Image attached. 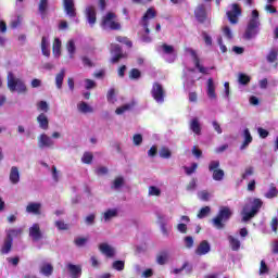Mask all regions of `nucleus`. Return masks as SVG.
Instances as JSON below:
<instances>
[{"label":"nucleus","mask_w":278,"mask_h":278,"mask_svg":"<svg viewBox=\"0 0 278 278\" xmlns=\"http://www.w3.org/2000/svg\"><path fill=\"white\" fill-rule=\"evenodd\" d=\"M261 25L262 23L260 22V12H257V10H253L245 28L244 38L247 40H253V38H257L260 35Z\"/></svg>","instance_id":"f257e3e1"},{"label":"nucleus","mask_w":278,"mask_h":278,"mask_svg":"<svg viewBox=\"0 0 278 278\" xmlns=\"http://www.w3.org/2000/svg\"><path fill=\"white\" fill-rule=\"evenodd\" d=\"M263 202L260 199L250 198L247 200L245 205L241 212L243 223H248L251 218L255 217V214L262 208Z\"/></svg>","instance_id":"f03ea898"},{"label":"nucleus","mask_w":278,"mask_h":278,"mask_svg":"<svg viewBox=\"0 0 278 278\" xmlns=\"http://www.w3.org/2000/svg\"><path fill=\"white\" fill-rule=\"evenodd\" d=\"M7 84L10 92H27V86L23 79L15 77L14 73L9 72L7 76Z\"/></svg>","instance_id":"7ed1b4c3"},{"label":"nucleus","mask_w":278,"mask_h":278,"mask_svg":"<svg viewBox=\"0 0 278 278\" xmlns=\"http://www.w3.org/2000/svg\"><path fill=\"white\" fill-rule=\"evenodd\" d=\"M62 138V134L59 131L52 132L51 137L45 132L38 136V147L39 149H53L55 147V140Z\"/></svg>","instance_id":"20e7f679"},{"label":"nucleus","mask_w":278,"mask_h":278,"mask_svg":"<svg viewBox=\"0 0 278 278\" xmlns=\"http://www.w3.org/2000/svg\"><path fill=\"white\" fill-rule=\"evenodd\" d=\"M101 27L104 30H118L121 29V22H118L115 13L109 12L102 17Z\"/></svg>","instance_id":"39448f33"},{"label":"nucleus","mask_w":278,"mask_h":278,"mask_svg":"<svg viewBox=\"0 0 278 278\" xmlns=\"http://www.w3.org/2000/svg\"><path fill=\"white\" fill-rule=\"evenodd\" d=\"M151 18H155V11L153 9H149L141 20V25L147 34L141 37L142 42H151V37H149V21H151Z\"/></svg>","instance_id":"423d86ee"},{"label":"nucleus","mask_w":278,"mask_h":278,"mask_svg":"<svg viewBox=\"0 0 278 278\" xmlns=\"http://www.w3.org/2000/svg\"><path fill=\"white\" fill-rule=\"evenodd\" d=\"M231 216V210L229 207L220 208L218 215L213 219V225L216 229H223L225 225L223 223L229 220Z\"/></svg>","instance_id":"0eeeda50"},{"label":"nucleus","mask_w":278,"mask_h":278,"mask_svg":"<svg viewBox=\"0 0 278 278\" xmlns=\"http://www.w3.org/2000/svg\"><path fill=\"white\" fill-rule=\"evenodd\" d=\"M226 16L231 25H238V18L242 16V10L237 3H233L228 7Z\"/></svg>","instance_id":"6e6552de"},{"label":"nucleus","mask_w":278,"mask_h":278,"mask_svg":"<svg viewBox=\"0 0 278 278\" xmlns=\"http://www.w3.org/2000/svg\"><path fill=\"white\" fill-rule=\"evenodd\" d=\"M187 55H190L191 60H193L194 66L199 70L203 75H210V72L213 71L214 67H204L199 63V56H197V52L192 48H186Z\"/></svg>","instance_id":"1a4fd4ad"},{"label":"nucleus","mask_w":278,"mask_h":278,"mask_svg":"<svg viewBox=\"0 0 278 278\" xmlns=\"http://www.w3.org/2000/svg\"><path fill=\"white\" fill-rule=\"evenodd\" d=\"M159 53H162L164 55V59L166 62H175V59L177 58V54L175 53V48L169 45H162L157 48Z\"/></svg>","instance_id":"9d476101"},{"label":"nucleus","mask_w":278,"mask_h":278,"mask_svg":"<svg viewBox=\"0 0 278 278\" xmlns=\"http://www.w3.org/2000/svg\"><path fill=\"white\" fill-rule=\"evenodd\" d=\"M151 94L154 101H156V103H164V98L166 97V92L164 91V87H162V85H160L159 83H155L152 86Z\"/></svg>","instance_id":"9b49d317"},{"label":"nucleus","mask_w":278,"mask_h":278,"mask_svg":"<svg viewBox=\"0 0 278 278\" xmlns=\"http://www.w3.org/2000/svg\"><path fill=\"white\" fill-rule=\"evenodd\" d=\"M114 218H118V208L117 207H112V208H106L102 213L101 220L103 223H112Z\"/></svg>","instance_id":"f8f14e48"},{"label":"nucleus","mask_w":278,"mask_h":278,"mask_svg":"<svg viewBox=\"0 0 278 278\" xmlns=\"http://www.w3.org/2000/svg\"><path fill=\"white\" fill-rule=\"evenodd\" d=\"M206 94L211 101H216L218 96H216V83H214V78H208L206 81Z\"/></svg>","instance_id":"ddd939ff"},{"label":"nucleus","mask_w":278,"mask_h":278,"mask_svg":"<svg viewBox=\"0 0 278 278\" xmlns=\"http://www.w3.org/2000/svg\"><path fill=\"white\" fill-rule=\"evenodd\" d=\"M85 15L90 27H94V24L97 23V9L92 5H88L85 10Z\"/></svg>","instance_id":"4468645a"},{"label":"nucleus","mask_w":278,"mask_h":278,"mask_svg":"<svg viewBox=\"0 0 278 278\" xmlns=\"http://www.w3.org/2000/svg\"><path fill=\"white\" fill-rule=\"evenodd\" d=\"M63 8L65 14L70 16V18H75L77 16V12L75 11V0H63Z\"/></svg>","instance_id":"2eb2a0df"},{"label":"nucleus","mask_w":278,"mask_h":278,"mask_svg":"<svg viewBox=\"0 0 278 278\" xmlns=\"http://www.w3.org/2000/svg\"><path fill=\"white\" fill-rule=\"evenodd\" d=\"M99 250L101 254L106 257H114V255H116V249L109 243H101Z\"/></svg>","instance_id":"dca6fc26"},{"label":"nucleus","mask_w":278,"mask_h":278,"mask_svg":"<svg viewBox=\"0 0 278 278\" xmlns=\"http://www.w3.org/2000/svg\"><path fill=\"white\" fill-rule=\"evenodd\" d=\"M210 251H212V245H210V242L207 240H203L195 249V255H207Z\"/></svg>","instance_id":"f3484780"},{"label":"nucleus","mask_w":278,"mask_h":278,"mask_svg":"<svg viewBox=\"0 0 278 278\" xmlns=\"http://www.w3.org/2000/svg\"><path fill=\"white\" fill-rule=\"evenodd\" d=\"M42 210V204L40 202H29L26 206L27 214H34L35 216H40Z\"/></svg>","instance_id":"a211bd4d"},{"label":"nucleus","mask_w":278,"mask_h":278,"mask_svg":"<svg viewBox=\"0 0 278 278\" xmlns=\"http://www.w3.org/2000/svg\"><path fill=\"white\" fill-rule=\"evenodd\" d=\"M194 14H195V18H198L200 23H203V21H205L207 16V5L199 4L194 11Z\"/></svg>","instance_id":"6ab92c4d"},{"label":"nucleus","mask_w":278,"mask_h":278,"mask_svg":"<svg viewBox=\"0 0 278 278\" xmlns=\"http://www.w3.org/2000/svg\"><path fill=\"white\" fill-rule=\"evenodd\" d=\"M29 237L31 238V240H34V242H38V240H41L42 232L40 231V225L34 224L29 228Z\"/></svg>","instance_id":"aec40b11"},{"label":"nucleus","mask_w":278,"mask_h":278,"mask_svg":"<svg viewBox=\"0 0 278 278\" xmlns=\"http://www.w3.org/2000/svg\"><path fill=\"white\" fill-rule=\"evenodd\" d=\"M111 53L113 55L112 58V62L113 64H116V62H118V60H121L123 58V50H121V46L119 45H111Z\"/></svg>","instance_id":"412c9836"},{"label":"nucleus","mask_w":278,"mask_h":278,"mask_svg":"<svg viewBox=\"0 0 278 278\" xmlns=\"http://www.w3.org/2000/svg\"><path fill=\"white\" fill-rule=\"evenodd\" d=\"M169 220H170L169 217H166L164 215H159V225H160L161 232L163 233V236H166V237H168L169 235L168 228L166 227Z\"/></svg>","instance_id":"4be33fe9"},{"label":"nucleus","mask_w":278,"mask_h":278,"mask_svg":"<svg viewBox=\"0 0 278 278\" xmlns=\"http://www.w3.org/2000/svg\"><path fill=\"white\" fill-rule=\"evenodd\" d=\"M9 179L13 186H16L21 181V172H18V167L12 166L9 175Z\"/></svg>","instance_id":"5701e85b"},{"label":"nucleus","mask_w":278,"mask_h":278,"mask_svg":"<svg viewBox=\"0 0 278 278\" xmlns=\"http://www.w3.org/2000/svg\"><path fill=\"white\" fill-rule=\"evenodd\" d=\"M77 111L80 114H92V112H94V109L90 106V104H88L87 102L81 101L77 103Z\"/></svg>","instance_id":"b1692460"},{"label":"nucleus","mask_w":278,"mask_h":278,"mask_svg":"<svg viewBox=\"0 0 278 278\" xmlns=\"http://www.w3.org/2000/svg\"><path fill=\"white\" fill-rule=\"evenodd\" d=\"M37 123L39 125V128L43 129V131H47V129H49V117L47 116V114H39L37 116Z\"/></svg>","instance_id":"393cba45"},{"label":"nucleus","mask_w":278,"mask_h":278,"mask_svg":"<svg viewBox=\"0 0 278 278\" xmlns=\"http://www.w3.org/2000/svg\"><path fill=\"white\" fill-rule=\"evenodd\" d=\"M67 270L71 274L72 278H80L81 277V266L67 264Z\"/></svg>","instance_id":"a878e982"},{"label":"nucleus","mask_w":278,"mask_h":278,"mask_svg":"<svg viewBox=\"0 0 278 278\" xmlns=\"http://www.w3.org/2000/svg\"><path fill=\"white\" fill-rule=\"evenodd\" d=\"M40 275H43V277H51L53 275V265L51 263H43L39 267Z\"/></svg>","instance_id":"bb28decb"},{"label":"nucleus","mask_w":278,"mask_h":278,"mask_svg":"<svg viewBox=\"0 0 278 278\" xmlns=\"http://www.w3.org/2000/svg\"><path fill=\"white\" fill-rule=\"evenodd\" d=\"M243 143L240 147L241 151H244V149H247V147H249L253 142V137L251 136V131H249V128H245L243 130Z\"/></svg>","instance_id":"cd10ccee"},{"label":"nucleus","mask_w":278,"mask_h":278,"mask_svg":"<svg viewBox=\"0 0 278 278\" xmlns=\"http://www.w3.org/2000/svg\"><path fill=\"white\" fill-rule=\"evenodd\" d=\"M52 53L54 58H60L62 55V40L58 37L53 41Z\"/></svg>","instance_id":"c85d7f7f"},{"label":"nucleus","mask_w":278,"mask_h":278,"mask_svg":"<svg viewBox=\"0 0 278 278\" xmlns=\"http://www.w3.org/2000/svg\"><path fill=\"white\" fill-rule=\"evenodd\" d=\"M64 77H66V70L62 68L55 76V86L58 90H62V85L64 84Z\"/></svg>","instance_id":"c756f323"},{"label":"nucleus","mask_w":278,"mask_h":278,"mask_svg":"<svg viewBox=\"0 0 278 278\" xmlns=\"http://www.w3.org/2000/svg\"><path fill=\"white\" fill-rule=\"evenodd\" d=\"M23 233V228H11L7 230V238L14 242V238H18Z\"/></svg>","instance_id":"7c9ffc66"},{"label":"nucleus","mask_w":278,"mask_h":278,"mask_svg":"<svg viewBox=\"0 0 278 278\" xmlns=\"http://www.w3.org/2000/svg\"><path fill=\"white\" fill-rule=\"evenodd\" d=\"M190 129L197 136L201 135V122H199V118L194 117L190 122Z\"/></svg>","instance_id":"2f4dec72"},{"label":"nucleus","mask_w":278,"mask_h":278,"mask_svg":"<svg viewBox=\"0 0 278 278\" xmlns=\"http://www.w3.org/2000/svg\"><path fill=\"white\" fill-rule=\"evenodd\" d=\"M13 240L9 239L8 237L4 239V242L1 247V253L2 255H8V253H10V251H12V244H13Z\"/></svg>","instance_id":"473e14b6"},{"label":"nucleus","mask_w":278,"mask_h":278,"mask_svg":"<svg viewBox=\"0 0 278 278\" xmlns=\"http://www.w3.org/2000/svg\"><path fill=\"white\" fill-rule=\"evenodd\" d=\"M66 50L70 55V59L73 60L75 58V53L77 51V47L75 46V40L70 39L66 43Z\"/></svg>","instance_id":"72a5a7b5"},{"label":"nucleus","mask_w":278,"mask_h":278,"mask_svg":"<svg viewBox=\"0 0 278 278\" xmlns=\"http://www.w3.org/2000/svg\"><path fill=\"white\" fill-rule=\"evenodd\" d=\"M41 52L46 58L51 55V50H49V39H47V37H42L41 39Z\"/></svg>","instance_id":"f704fd0d"},{"label":"nucleus","mask_w":278,"mask_h":278,"mask_svg":"<svg viewBox=\"0 0 278 278\" xmlns=\"http://www.w3.org/2000/svg\"><path fill=\"white\" fill-rule=\"evenodd\" d=\"M148 197H162V189L157 186H150L148 188Z\"/></svg>","instance_id":"c9c22d12"},{"label":"nucleus","mask_w":278,"mask_h":278,"mask_svg":"<svg viewBox=\"0 0 278 278\" xmlns=\"http://www.w3.org/2000/svg\"><path fill=\"white\" fill-rule=\"evenodd\" d=\"M228 241L230 244V249H232L233 251H240L241 243L238 238H236L233 236H229Z\"/></svg>","instance_id":"e433bc0d"},{"label":"nucleus","mask_w":278,"mask_h":278,"mask_svg":"<svg viewBox=\"0 0 278 278\" xmlns=\"http://www.w3.org/2000/svg\"><path fill=\"white\" fill-rule=\"evenodd\" d=\"M277 56H278V49L271 48L266 56V60L267 62H269V64H273L274 62H277Z\"/></svg>","instance_id":"4c0bfd02"},{"label":"nucleus","mask_w":278,"mask_h":278,"mask_svg":"<svg viewBox=\"0 0 278 278\" xmlns=\"http://www.w3.org/2000/svg\"><path fill=\"white\" fill-rule=\"evenodd\" d=\"M156 262H157V264H160V266H164V264H166V262H168V252H161L156 256Z\"/></svg>","instance_id":"58836bf2"},{"label":"nucleus","mask_w":278,"mask_h":278,"mask_svg":"<svg viewBox=\"0 0 278 278\" xmlns=\"http://www.w3.org/2000/svg\"><path fill=\"white\" fill-rule=\"evenodd\" d=\"M224 178H225V172L223 169H215L213 172L214 181H223Z\"/></svg>","instance_id":"ea45409f"},{"label":"nucleus","mask_w":278,"mask_h":278,"mask_svg":"<svg viewBox=\"0 0 278 278\" xmlns=\"http://www.w3.org/2000/svg\"><path fill=\"white\" fill-rule=\"evenodd\" d=\"M93 155L91 152H85L81 156L83 164H92Z\"/></svg>","instance_id":"a19ab883"},{"label":"nucleus","mask_w":278,"mask_h":278,"mask_svg":"<svg viewBox=\"0 0 278 278\" xmlns=\"http://www.w3.org/2000/svg\"><path fill=\"white\" fill-rule=\"evenodd\" d=\"M129 110H131V105L124 104L115 110V114H117V116H121V115L125 114V112H129Z\"/></svg>","instance_id":"79ce46f5"},{"label":"nucleus","mask_w":278,"mask_h":278,"mask_svg":"<svg viewBox=\"0 0 278 278\" xmlns=\"http://www.w3.org/2000/svg\"><path fill=\"white\" fill-rule=\"evenodd\" d=\"M125 184V180L123 179V177H117L115 178V180L113 181V186L112 188L114 190H121V188H123V185Z\"/></svg>","instance_id":"37998d69"},{"label":"nucleus","mask_w":278,"mask_h":278,"mask_svg":"<svg viewBox=\"0 0 278 278\" xmlns=\"http://www.w3.org/2000/svg\"><path fill=\"white\" fill-rule=\"evenodd\" d=\"M238 81L241 84V86H247V84L251 81V77H249L247 74H239Z\"/></svg>","instance_id":"c03bdc74"},{"label":"nucleus","mask_w":278,"mask_h":278,"mask_svg":"<svg viewBox=\"0 0 278 278\" xmlns=\"http://www.w3.org/2000/svg\"><path fill=\"white\" fill-rule=\"evenodd\" d=\"M278 195L277 188L271 186L269 190L265 193L266 199H275Z\"/></svg>","instance_id":"a18cd8bd"},{"label":"nucleus","mask_w":278,"mask_h":278,"mask_svg":"<svg viewBox=\"0 0 278 278\" xmlns=\"http://www.w3.org/2000/svg\"><path fill=\"white\" fill-rule=\"evenodd\" d=\"M222 31L225 38H227L228 40H231V38H233V33L231 31V28L229 26H223Z\"/></svg>","instance_id":"49530a36"},{"label":"nucleus","mask_w":278,"mask_h":278,"mask_svg":"<svg viewBox=\"0 0 278 278\" xmlns=\"http://www.w3.org/2000/svg\"><path fill=\"white\" fill-rule=\"evenodd\" d=\"M255 169L253 167H247L242 173V179H249V177H253Z\"/></svg>","instance_id":"de8ad7c7"},{"label":"nucleus","mask_w":278,"mask_h":278,"mask_svg":"<svg viewBox=\"0 0 278 278\" xmlns=\"http://www.w3.org/2000/svg\"><path fill=\"white\" fill-rule=\"evenodd\" d=\"M170 155L172 153L168 148L164 147L160 150V157H163L164 160H168Z\"/></svg>","instance_id":"09e8293b"},{"label":"nucleus","mask_w":278,"mask_h":278,"mask_svg":"<svg viewBox=\"0 0 278 278\" xmlns=\"http://www.w3.org/2000/svg\"><path fill=\"white\" fill-rule=\"evenodd\" d=\"M37 110H39L40 112H49V104L47 103V101H39L37 103Z\"/></svg>","instance_id":"8fccbe9b"},{"label":"nucleus","mask_w":278,"mask_h":278,"mask_svg":"<svg viewBox=\"0 0 278 278\" xmlns=\"http://www.w3.org/2000/svg\"><path fill=\"white\" fill-rule=\"evenodd\" d=\"M47 8H49V0H41L39 2V12H40V14H45V12H47Z\"/></svg>","instance_id":"3c124183"},{"label":"nucleus","mask_w":278,"mask_h":278,"mask_svg":"<svg viewBox=\"0 0 278 278\" xmlns=\"http://www.w3.org/2000/svg\"><path fill=\"white\" fill-rule=\"evenodd\" d=\"M212 194L207 191H200L198 193V198L201 200V201H210Z\"/></svg>","instance_id":"603ef678"},{"label":"nucleus","mask_w":278,"mask_h":278,"mask_svg":"<svg viewBox=\"0 0 278 278\" xmlns=\"http://www.w3.org/2000/svg\"><path fill=\"white\" fill-rule=\"evenodd\" d=\"M184 168H185L186 175H192V173H194L197 168H199V165L197 163H192L190 167L185 166Z\"/></svg>","instance_id":"864d4df0"},{"label":"nucleus","mask_w":278,"mask_h":278,"mask_svg":"<svg viewBox=\"0 0 278 278\" xmlns=\"http://www.w3.org/2000/svg\"><path fill=\"white\" fill-rule=\"evenodd\" d=\"M55 227H56L60 231H66V229H68V224H65L63 220H56V222H55Z\"/></svg>","instance_id":"5fc2aeb1"},{"label":"nucleus","mask_w":278,"mask_h":278,"mask_svg":"<svg viewBox=\"0 0 278 278\" xmlns=\"http://www.w3.org/2000/svg\"><path fill=\"white\" fill-rule=\"evenodd\" d=\"M106 99L109 103H116V96L114 93V89H110L106 94Z\"/></svg>","instance_id":"6e6d98bb"},{"label":"nucleus","mask_w":278,"mask_h":278,"mask_svg":"<svg viewBox=\"0 0 278 278\" xmlns=\"http://www.w3.org/2000/svg\"><path fill=\"white\" fill-rule=\"evenodd\" d=\"M210 212H211L210 206L202 207L198 214V218H205V216H207Z\"/></svg>","instance_id":"4d7b16f0"},{"label":"nucleus","mask_w":278,"mask_h":278,"mask_svg":"<svg viewBox=\"0 0 278 278\" xmlns=\"http://www.w3.org/2000/svg\"><path fill=\"white\" fill-rule=\"evenodd\" d=\"M85 88L86 90H92V88H97V83L92 79H85Z\"/></svg>","instance_id":"13d9d810"},{"label":"nucleus","mask_w":278,"mask_h":278,"mask_svg":"<svg viewBox=\"0 0 278 278\" xmlns=\"http://www.w3.org/2000/svg\"><path fill=\"white\" fill-rule=\"evenodd\" d=\"M219 166H220L219 161H212L208 165V170H211V173H214L215 170H219L218 169Z\"/></svg>","instance_id":"bf43d9fd"},{"label":"nucleus","mask_w":278,"mask_h":278,"mask_svg":"<svg viewBox=\"0 0 278 278\" xmlns=\"http://www.w3.org/2000/svg\"><path fill=\"white\" fill-rule=\"evenodd\" d=\"M113 268L115 270H125V262H123V261H115L113 263Z\"/></svg>","instance_id":"052dcab7"},{"label":"nucleus","mask_w":278,"mask_h":278,"mask_svg":"<svg viewBox=\"0 0 278 278\" xmlns=\"http://www.w3.org/2000/svg\"><path fill=\"white\" fill-rule=\"evenodd\" d=\"M203 40L206 45V47H212V36H210L207 33H202Z\"/></svg>","instance_id":"680f3d73"},{"label":"nucleus","mask_w":278,"mask_h":278,"mask_svg":"<svg viewBox=\"0 0 278 278\" xmlns=\"http://www.w3.org/2000/svg\"><path fill=\"white\" fill-rule=\"evenodd\" d=\"M132 142L136 147H140L142 144V135L137 134L132 137Z\"/></svg>","instance_id":"e2e57ef3"},{"label":"nucleus","mask_w":278,"mask_h":278,"mask_svg":"<svg viewBox=\"0 0 278 278\" xmlns=\"http://www.w3.org/2000/svg\"><path fill=\"white\" fill-rule=\"evenodd\" d=\"M86 242H88V238L78 237L75 239L76 247H84V244H86Z\"/></svg>","instance_id":"0e129e2a"},{"label":"nucleus","mask_w":278,"mask_h":278,"mask_svg":"<svg viewBox=\"0 0 278 278\" xmlns=\"http://www.w3.org/2000/svg\"><path fill=\"white\" fill-rule=\"evenodd\" d=\"M265 12H268V14H277V9L273 7V3H267L265 5Z\"/></svg>","instance_id":"69168bd1"},{"label":"nucleus","mask_w":278,"mask_h":278,"mask_svg":"<svg viewBox=\"0 0 278 278\" xmlns=\"http://www.w3.org/2000/svg\"><path fill=\"white\" fill-rule=\"evenodd\" d=\"M60 31H66L68 29V23L66 21H60L58 25Z\"/></svg>","instance_id":"338daca9"},{"label":"nucleus","mask_w":278,"mask_h":278,"mask_svg":"<svg viewBox=\"0 0 278 278\" xmlns=\"http://www.w3.org/2000/svg\"><path fill=\"white\" fill-rule=\"evenodd\" d=\"M22 21H23V17H21V16H17L15 20H13L11 22L12 29H16V27H18V25H21Z\"/></svg>","instance_id":"774afa93"}]
</instances>
